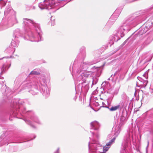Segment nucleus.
I'll return each instance as SVG.
<instances>
[{
	"label": "nucleus",
	"mask_w": 153,
	"mask_h": 153,
	"mask_svg": "<svg viewBox=\"0 0 153 153\" xmlns=\"http://www.w3.org/2000/svg\"><path fill=\"white\" fill-rule=\"evenodd\" d=\"M22 25L26 34L24 37L25 39L36 42L42 40V32L38 24L28 19L24 18Z\"/></svg>",
	"instance_id": "obj_1"
},
{
	"label": "nucleus",
	"mask_w": 153,
	"mask_h": 153,
	"mask_svg": "<svg viewBox=\"0 0 153 153\" xmlns=\"http://www.w3.org/2000/svg\"><path fill=\"white\" fill-rule=\"evenodd\" d=\"M45 77L43 76L35 80L32 85L29 84L27 88H30L29 92L33 95H35L38 93L39 90L45 97H48L50 94V91L45 83Z\"/></svg>",
	"instance_id": "obj_2"
},
{
	"label": "nucleus",
	"mask_w": 153,
	"mask_h": 153,
	"mask_svg": "<svg viewBox=\"0 0 153 153\" xmlns=\"http://www.w3.org/2000/svg\"><path fill=\"white\" fill-rule=\"evenodd\" d=\"M133 18H132L127 19L118 29V33L120 34L121 37H123L124 36L125 31L127 32L129 31L131 28L134 27L137 24V23L135 22L136 19L133 20Z\"/></svg>",
	"instance_id": "obj_3"
},
{
	"label": "nucleus",
	"mask_w": 153,
	"mask_h": 153,
	"mask_svg": "<svg viewBox=\"0 0 153 153\" xmlns=\"http://www.w3.org/2000/svg\"><path fill=\"white\" fill-rule=\"evenodd\" d=\"M55 0H44L43 2L39 4V7L41 10L47 9L49 10L54 7L58 5L56 3Z\"/></svg>",
	"instance_id": "obj_4"
},
{
	"label": "nucleus",
	"mask_w": 153,
	"mask_h": 153,
	"mask_svg": "<svg viewBox=\"0 0 153 153\" xmlns=\"http://www.w3.org/2000/svg\"><path fill=\"white\" fill-rule=\"evenodd\" d=\"M101 147L99 142L93 140L92 142L88 143V148L89 153H97V150Z\"/></svg>",
	"instance_id": "obj_5"
},
{
	"label": "nucleus",
	"mask_w": 153,
	"mask_h": 153,
	"mask_svg": "<svg viewBox=\"0 0 153 153\" xmlns=\"http://www.w3.org/2000/svg\"><path fill=\"white\" fill-rule=\"evenodd\" d=\"M9 10L11 11L12 14L8 16V22L9 23H11V25H13L17 23L18 22L16 19L15 12L10 7L9 8Z\"/></svg>",
	"instance_id": "obj_6"
},
{
	"label": "nucleus",
	"mask_w": 153,
	"mask_h": 153,
	"mask_svg": "<svg viewBox=\"0 0 153 153\" xmlns=\"http://www.w3.org/2000/svg\"><path fill=\"white\" fill-rule=\"evenodd\" d=\"M97 62V61L85 62L81 63L80 67V71H78V72L80 73L83 70H85L90 65H93Z\"/></svg>",
	"instance_id": "obj_7"
},
{
	"label": "nucleus",
	"mask_w": 153,
	"mask_h": 153,
	"mask_svg": "<svg viewBox=\"0 0 153 153\" xmlns=\"http://www.w3.org/2000/svg\"><path fill=\"white\" fill-rule=\"evenodd\" d=\"M3 88H1V91L2 92V94L4 96H5L8 99H9V97L10 96V97L11 98L12 96L11 95L13 93L12 91H11V90L9 88H7L6 86L5 89L2 87Z\"/></svg>",
	"instance_id": "obj_8"
},
{
	"label": "nucleus",
	"mask_w": 153,
	"mask_h": 153,
	"mask_svg": "<svg viewBox=\"0 0 153 153\" xmlns=\"http://www.w3.org/2000/svg\"><path fill=\"white\" fill-rule=\"evenodd\" d=\"M104 94L108 97L109 101L112 100L114 95L113 90L109 88L104 91Z\"/></svg>",
	"instance_id": "obj_9"
},
{
	"label": "nucleus",
	"mask_w": 153,
	"mask_h": 153,
	"mask_svg": "<svg viewBox=\"0 0 153 153\" xmlns=\"http://www.w3.org/2000/svg\"><path fill=\"white\" fill-rule=\"evenodd\" d=\"M116 137H114L110 141L107 143L106 145L103 148V152H100V153H105L109 148L111 146L114 141Z\"/></svg>",
	"instance_id": "obj_10"
},
{
	"label": "nucleus",
	"mask_w": 153,
	"mask_h": 153,
	"mask_svg": "<svg viewBox=\"0 0 153 153\" xmlns=\"http://www.w3.org/2000/svg\"><path fill=\"white\" fill-rule=\"evenodd\" d=\"M6 62H8L7 63L3 64L1 68H0V75L4 73L6 70H7L10 66L11 64L10 61L7 60Z\"/></svg>",
	"instance_id": "obj_11"
},
{
	"label": "nucleus",
	"mask_w": 153,
	"mask_h": 153,
	"mask_svg": "<svg viewBox=\"0 0 153 153\" xmlns=\"http://www.w3.org/2000/svg\"><path fill=\"white\" fill-rule=\"evenodd\" d=\"M91 129L95 130H97L100 127V124L97 121H95L92 122L90 123Z\"/></svg>",
	"instance_id": "obj_12"
},
{
	"label": "nucleus",
	"mask_w": 153,
	"mask_h": 153,
	"mask_svg": "<svg viewBox=\"0 0 153 153\" xmlns=\"http://www.w3.org/2000/svg\"><path fill=\"white\" fill-rule=\"evenodd\" d=\"M147 23L146 24L145 27H143L140 29L137 35L138 36H140L143 35L144 33H145L149 30V27H148L149 26L147 25Z\"/></svg>",
	"instance_id": "obj_13"
},
{
	"label": "nucleus",
	"mask_w": 153,
	"mask_h": 153,
	"mask_svg": "<svg viewBox=\"0 0 153 153\" xmlns=\"http://www.w3.org/2000/svg\"><path fill=\"white\" fill-rule=\"evenodd\" d=\"M90 75V72L87 71H85L82 73L81 75L79 76L78 78H76V80L77 81H79V82H80L81 80L83 79V77H82L83 76H84L85 77H88Z\"/></svg>",
	"instance_id": "obj_14"
},
{
	"label": "nucleus",
	"mask_w": 153,
	"mask_h": 153,
	"mask_svg": "<svg viewBox=\"0 0 153 153\" xmlns=\"http://www.w3.org/2000/svg\"><path fill=\"white\" fill-rule=\"evenodd\" d=\"M127 105V100H125L124 99L122 100L118 104L119 108H122L126 107Z\"/></svg>",
	"instance_id": "obj_15"
},
{
	"label": "nucleus",
	"mask_w": 153,
	"mask_h": 153,
	"mask_svg": "<svg viewBox=\"0 0 153 153\" xmlns=\"http://www.w3.org/2000/svg\"><path fill=\"white\" fill-rule=\"evenodd\" d=\"M137 78L139 81L140 82V85H142L143 87H145L147 83V81L146 80H144L143 79L140 77H137Z\"/></svg>",
	"instance_id": "obj_16"
},
{
	"label": "nucleus",
	"mask_w": 153,
	"mask_h": 153,
	"mask_svg": "<svg viewBox=\"0 0 153 153\" xmlns=\"http://www.w3.org/2000/svg\"><path fill=\"white\" fill-rule=\"evenodd\" d=\"M101 85L102 87H103L104 91H105L109 88L110 84L108 82L105 81L102 82Z\"/></svg>",
	"instance_id": "obj_17"
},
{
	"label": "nucleus",
	"mask_w": 153,
	"mask_h": 153,
	"mask_svg": "<svg viewBox=\"0 0 153 153\" xmlns=\"http://www.w3.org/2000/svg\"><path fill=\"white\" fill-rule=\"evenodd\" d=\"M14 36H15L16 38L22 36V33L19 29H17L15 30L14 32Z\"/></svg>",
	"instance_id": "obj_18"
},
{
	"label": "nucleus",
	"mask_w": 153,
	"mask_h": 153,
	"mask_svg": "<svg viewBox=\"0 0 153 153\" xmlns=\"http://www.w3.org/2000/svg\"><path fill=\"white\" fill-rule=\"evenodd\" d=\"M12 8L10 5H8L6 9H5L4 12V15L5 16H8L12 14V12L11 10H9L10 7Z\"/></svg>",
	"instance_id": "obj_19"
},
{
	"label": "nucleus",
	"mask_w": 153,
	"mask_h": 153,
	"mask_svg": "<svg viewBox=\"0 0 153 153\" xmlns=\"http://www.w3.org/2000/svg\"><path fill=\"white\" fill-rule=\"evenodd\" d=\"M121 131V126L119 125L117 127H116L114 131V135L115 137H117L120 131Z\"/></svg>",
	"instance_id": "obj_20"
},
{
	"label": "nucleus",
	"mask_w": 153,
	"mask_h": 153,
	"mask_svg": "<svg viewBox=\"0 0 153 153\" xmlns=\"http://www.w3.org/2000/svg\"><path fill=\"white\" fill-rule=\"evenodd\" d=\"M19 44V42L15 38L14 39H13L11 42V45L14 47H17L18 46Z\"/></svg>",
	"instance_id": "obj_21"
},
{
	"label": "nucleus",
	"mask_w": 153,
	"mask_h": 153,
	"mask_svg": "<svg viewBox=\"0 0 153 153\" xmlns=\"http://www.w3.org/2000/svg\"><path fill=\"white\" fill-rule=\"evenodd\" d=\"M147 38V40H146L145 42L144 45H147L149 44L152 41V38L150 36L148 35V37H146Z\"/></svg>",
	"instance_id": "obj_22"
},
{
	"label": "nucleus",
	"mask_w": 153,
	"mask_h": 153,
	"mask_svg": "<svg viewBox=\"0 0 153 153\" xmlns=\"http://www.w3.org/2000/svg\"><path fill=\"white\" fill-rule=\"evenodd\" d=\"M4 78L0 75V84L4 89L6 88V85L4 83L5 81L3 79Z\"/></svg>",
	"instance_id": "obj_23"
},
{
	"label": "nucleus",
	"mask_w": 153,
	"mask_h": 153,
	"mask_svg": "<svg viewBox=\"0 0 153 153\" xmlns=\"http://www.w3.org/2000/svg\"><path fill=\"white\" fill-rule=\"evenodd\" d=\"M30 119L32 120L38 124H39L41 123V122L38 119L37 117L34 115H33V116L30 117Z\"/></svg>",
	"instance_id": "obj_24"
},
{
	"label": "nucleus",
	"mask_w": 153,
	"mask_h": 153,
	"mask_svg": "<svg viewBox=\"0 0 153 153\" xmlns=\"http://www.w3.org/2000/svg\"><path fill=\"white\" fill-rule=\"evenodd\" d=\"M126 117H125L122 116L120 120V123L119 125L121 126L125 123V122L126 120Z\"/></svg>",
	"instance_id": "obj_25"
},
{
	"label": "nucleus",
	"mask_w": 153,
	"mask_h": 153,
	"mask_svg": "<svg viewBox=\"0 0 153 153\" xmlns=\"http://www.w3.org/2000/svg\"><path fill=\"white\" fill-rule=\"evenodd\" d=\"M13 102V106L14 108H17L18 107H19L20 108V105L22 104V103L20 101L18 102V103L17 102Z\"/></svg>",
	"instance_id": "obj_26"
},
{
	"label": "nucleus",
	"mask_w": 153,
	"mask_h": 153,
	"mask_svg": "<svg viewBox=\"0 0 153 153\" xmlns=\"http://www.w3.org/2000/svg\"><path fill=\"white\" fill-rule=\"evenodd\" d=\"M119 108L118 105L117 106H112L111 108H109V109L110 111H115L117 110Z\"/></svg>",
	"instance_id": "obj_27"
},
{
	"label": "nucleus",
	"mask_w": 153,
	"mask_h": 153,
	"mask_svg": "<svg viewBox=\"0 0 153 153\" xmlns=\"http://www.w3.org/2000/svg\"><path fill=\"white\" fill-rule=\"evenodd\" d=\"M77 86L79 88V90L80 91L82 92L83 91V88L84 87H82V83H80Z\"/></svg>",
	"instance_id": "obj_28"
},
{
	"label": "nucleus",
	"mask_w": 153,
	"mask_h": 153,
	"mask_svg": "<svg viewBox=\"0 0 153 153\" xmlns=\"http://www.w3.org/2000/svg\"><path fill=\"white\" fill-rule=\"evenodd\" d=\"M15 50V48H13L12 49L10 47H9L5 51L6 52H7L9 51L8 53L10 54L13 53V51L14 50Z\"/></svg>",
	"instance_id": "obj_29"
},
{
	"label": "nucleus",
	"mask_w": 153,
	"mask_h": 153,
	"mask_svg": "<svg viewBox=\"0 0 153 153\" xmlns=\"http://www.w3.org/2000/svg\"><path fill=\"white\" fill-rule=\"evenodd\" d=\"M97 72L96 74V76L97 77H99L101 75V70L100 68H97Z\"/></svg>",
	"instance_id": "obj_30"
},
{
	"label": "nucleus",
	"mask_w": 153,
	"mask_h": 153,
	"mask_svg": "<svg viewBox=\"0 0 153 153\" xmlns=\"http://www.w3.org/2000/svg\"><path fill=\"white\" fill-rule=\"evenodd\" d=\"M30 74H34L36 75H38L40 74V73L39 72L35 70L32 71Z\"/></svg>",
	"instance_id": "obj_31"
},
{
	"label": "nucleus",
	"mask_w": 153,
	"mask_h": 153,
	"mask_svg": "<svg viewBox=\"0 0 153 153\" xmlns=\"http://www.w3.org/2000/svg\"><path fill=\"white\" fill-rule=\"evenodd\" d=\"M107 101L108 105V106L107 105L106 108H107L109 109V108H111V100H108V99H107Z\"/></svg>",
	"instance_id": "obj_32"
},
{
	"label": "nucleus",
	"mask_w": 153,
	"mask_h": 153,
	"mask_svg": "<svg viewBox=\"0 0 153 153\" xmlns=\"http://www.w3.org/2000/svg\"><path fill=\"white\" fill-rule=\"evenodd\" d=\"M6 4V2L5 1H4L3 0H0V5L4 6Z\"/></svg>",
	"instance_id": "obj_33"
},
{
	"label": "nucleus",
	"mask_w": 153,
	"mask_h": 153,
	"mask_svg": "<svg viewBox=\"0 0 153 153\" xmlns=\"http://www.w3.org/2000/svg\"><path fill=\"white\" fill-rule=\"evenodd\" d=\"M25 121L27 123L29 124L31 126H32L33 127L35 128V126L32 125L31 123V122L30 120H25Z\"/></svg>",
	"instance_id": "obj_34"
},
{
	"label": "nucleus",
	"mask_w": 153,
	"mask_h": 153,
	"mask_svg": "<svg viewBox=\"0 0 153 153\" xmlns=\"http://www.w3.org/2000/svg\"><path fill=\"white\" fill-rule=\"evenodd\" d=\"M148 59H147L146 60V62H148L151 61L152 58V56H148Z\"/></svg>",
	"instance_id": "obj_35"
},
{
	"label": "nucleus",
	"mask_w": 153,
	"mask_h": 153,
	"mask_svg": "<svg viewBox=\"0 0 153 153\" xmlns=\"http://www.w3.org/2000/svg\"><path fill=\"white\" fill-rule=\"evenodd\" d=\"M147 73L146 72L143 75V76L146 79H147L148 77Z\"/></svg>",
	"instance_id": "obj_36"
},
{
	"label": "nucleus",
	"mask_w": 153,
	"mask_h": 153,
	"mask_svg": "<svg viewBox=\"0 0 153 153\" xmlns=\"http://www.w3.org/2000/svg\"><path fill=\"white\" fill-rule=\"evenodd\" d=\"M117 10H116L114 12V14L111 16V18H110V19H111L112 18H113V17L114 16V15L116 13H117Z\"/></svg>",
	"instance_id": "obj_37"
},
{
	"label": "nucleus",
	"mask_w": 153,
	"mask_h": 153,
	"mask_svg": "<svg viewBox=\"0 0 153 153\" xmlns=\"http://www.w3.org/2000/svg\"><path fill=\"white\" fill-rule=\"evenodd\" d=\"M102 105L103 107H105L106 108L107 105L103 102H102Z\"/></svg>",
	"instance_id": "obj_38"
},
{
	"label": "nucleus",
	"mask_w": 153,
	"mask_h": 153,
	"mask_svg": "<svg viewBox=\"0 0 153 153\" xmlns=\"http://www.w3.org/2000/svg\"><path fill=\"white\" fill-rule=\"evenodd\" d=\"M150 90H151V93H153V88L152 86H151L150 88Z\"/></svg>",
	"instance_id": "obj_39"
},
{
	"label": "nucleus",
	"mask_w": 153,
	"mask_h": 153,
	"mask_svg": "<svg viewBox=\"0 0 153 153\" xmlns=\"http://www.w3.org/2000/svg\"><path fill=\"white\" fill-rule=\"evenodd\" d=\"M51 25H54L55 24V21H51Z\"/></svg>",
	"instance_id": "obj_40"
},
{
	"label": "nucleus",
	"mask_w": 153,
	"mask_h": 153,
	"mask_svg": "<svg viewBox=\"0 0 153 153\" xmlns=\"http://www.w3.org/2000/svg\"><path fill=\"white\" fill-rule=\"evenodd\" d=\"M128 38L126 40H125V41L124 42H123V44H122V45H125V44H126V43L127 42V41L128 40Z\"/></svg>",
	"instance_id": "obj_41"
},
{
	"label": "nucleus",
	"mask_w": 153,
	"mask_h": 153,
	"mask_svg": "<svg viewBox=\"0 0 153 153\" xmlns=\"http://www.w3.org/2000/svg\"><path fill=\"white\" fill-rule=\"evenodd\" d=\"M29 111L31 112V111H26V109H25V110H24L23 111H22V112L23 113H25L26 112H29Z\"/></svg>",
	"instance_id": "obj_42"
},
{
	"label": "nucleus",
	"mask_w": 153,
	"mask_h": 153,
	"mask_svg": "<svg viewBox=\"0 0 153 153\" xmlns=\"http://www.w3.org/2000/svg\"><path fill=\"white\" fill-rule=\"evenodd\" d=\"M91 132L92 133V134H93V135H94L95 133L94 132H93V131H91Z\"/></svg>",
	"instance_id": "obj_43"
},
{
	"label": "nucleus",
	"mask_w": 153,
	"mask_h": 153,
	"mask_svg": "<svg viewBox=\"0 0 153 153\" xmlns=\"http://www.w3.org/2000/svg\"><path fill=\"white\" fill-rule=\"evenodd\" d=\"M59 150V149H58L57 150V151L55 153H59V152H58Z\"/></svg>",
	"instance_id": "obj_44"
},
{
	"label": "nucleus",
	"mask_w": 153,
	"mask_h": 153,
	"mask_svg": "<svg viewBox=\"0 0 153 153\" xmlns=\"http://www.w3.org/2000/svg\"><path fill=\"white\" fill-rule=\"evenodd\" d=\"M85 88H88V86L87 85H86L85 87Z\"/></svg>",
	"instance_id": "obj_45"
},
{
	"label": "nucleus",
	"mask_w": 153,
	"mask_h": 153,
	"mask_svg": "<svg viewBox=\"0 0 153 153\" xmlns=\"http://www.w3.org/2000/svg\"><path fill=\"white\" fill-rule=\"evenodd\" d=\"M96 136L97 138H98V135L97 134H96Z\"/></svg>",
	"instance_id": "obj_46"
},
{
	"label": "nucleus",
	"mask_w": 153,
	"mask_h": 153,
	"mask_svg": "<svg viewBox=\"0 0 153 153\" xmlns=\"http://www.w3.org/2000/svg\"><path fill=\"white\" fill-rule=\"evenodd\" d=\"M149 143V142H148V145H147V146L146 148H147L148 147V146Z\"/></svg>",
	"instance_id": "obj_47"
},
{
	"label": "nucleus",
	"mask_w": 153,
	"mask_h": 153,
	"mask_svg": "<svg viewBox=\"0 0 153 153\" xmlns=\"http://www.w3.org/2000/svg\"><path fill=\"white\" fill-rule=\"evenodd\" d=\"M2 59V58H1V59H0V60H1Z\"/></svg>",
	"instance_id": "obj_48"
},
{
	"label": "nucleus",
	"mask_w": 153,
	"mask_h": 153,
	"mask_svg": "<svg viewBox=\"0 0 153 153\" xmlns=\"http://www.w3.org/2000/svg\"><path fill=\"white\" fill-rule=\"evenodd\" d=\"M116 73H115L114 74V75H115V74H116Z\"/></svg>",
	"instance_id": "obj_49"
},
{
	"label": "nucleus",
	"mask_w": 153,
	"mask_h": 153,
	"mask_svg": "<svg viewBox=\"0 0 153 153\" xmlns=\"http://www.w3.org/2000/svg\"><path fill=\"white\" fill-rule=\"evenodd\" d=\"M118 16V15H117V16L116 18H117V17Z\"/></svg>",
	"instance_id": "obj_50"
}]
</instances>
